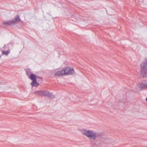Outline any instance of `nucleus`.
<instances>
[{"label": "nucleus", "mask_w": 147, "mask_h": 147, "mask_svg": "<svg viewBox=\"0 0 147 147\" xmlns=\"http://www.w3.org/2000/svg\"><path fill=\"white\" fill-rule=\"evenodd\" d=\"M81 134L90 140H95L98 137V134L90 129H83L81 131Z\"/></svg>", "instance_id": "1"}, {"label": "nucleus", "mask_w": 147, "mask_h": 147, "mask_svg": "<svg viewBox=\"0 0 147 147\" xmlns=\"http://www.w3.org/2000/svg\"><path fill=\"white\" fill-rule=\"evenodd\" d=\"M140 73L143 77H147V58H145L140 64Z\"/></svg>", "instance_id": "2"}, {"label": "nucleus", "mask_w": 147, "mask_h": 147, "mask_svg": "<svg viewBox=\"0 0 147 147\" xmlns=\"http://www.w3.org/2000/svg\"><path fill=\"white\" fill-rule=\"evenodd\" d=\"M30 78L32 81V82L31 83V85L32 86L37 87L38 85V84L36 80L37 77L35 75L32 74L30 75Z\"/></svg>", "instance_id": "3"}, {"label": "nucleus", "mask_w": 147, "mask_h": 147, "mask_svg": "<svg viewBox=\"0 0 147 147\" xmlns=\"http://www.w3.org/2000/svg\"><path fill=\"white\" fill-rule=\"evenodd\" d=\"M64 71V75H70L74 73V69L72 67H67L63 69Z\"/></svg>", "instance_id": "4"}, {"label": "nucleus", "mask_w": 147, "mask_h": 147, "mask_svg": "<svg viewBox=\"0 0 147 147\" xmlns=\"http://www.w3.org/2000/svg\"><path fill=\"white\" fill-rule=\"evenodd\" d=\"M136 88L140 90L147 89V82L144 81L138 84Z\"/></svg>", "instance_id": "5"}, {"label": "nucleus", "mask_w": 147, "mask_h": 147, "mask_svg": "<svg viewBox=\"0 0 147 147\" xmlns=\"http://www.w3.org/2000/svg\"><path fill=\"white\" fill-rule=\"evenodd\" d=\"M64 71L63 70L56 71L54 75L55 76H59L61 75H64Z\"/></svg>", "instance_id": "6"}, {"label": "nucleus", "mask_w": 147, "mask_h": 147, "mask_svg": "<svg viewBox=\"0 0 147 147\" xmlns=\"http://www.w3.org/2000/svg\"><path fill=\"white\" fill-rule=\"evenodd\" d=\"M13 20L14 22V24L16 23L19 22L20 21V17L18 15L16 16V18H15V19H13Z\"/></svg>", "instance_id": "7"}, {"label": "nucleus", "mask_w": 147, "mask_h": 147, "mask_svg": "<svg viewBox=\"0 0 147 147\" xmlns=\"http://www.w3.org/2000/svg\"><path fill=\"white\" fill-rule=\"evenodd\" d=\"M43 91H37L35 92V93L40 96H42Z\"/></svg>", "instance_id": "8"}, {"label": "nucleus", "mask_w": 147, "mask_h": 147, "mask_svg": "<svg viewBox=\"0 0 147 147\" xmlns=\"http://www.w3.org/2000/svg\"><path fill=\"white\" fill-rule=\"evenodd\" d=\"M8 21L9 24V26H12L14 24L13 20Z\"/></svg>", "instance_id": "9"}, {"label": "nucleus", "mask_w": 147, "mask_h": 147, "mask_svg": "<svg viewBox=\"0 0 147 147\" xmlns=\"http://www.w3.org/2000/svg\"><path fill=\"white\" fill-rule=\"evenodd\" d=\"M49 93V92L47 91H43L42 96H46L48 95Z\"/></svg>", "instance_id": "10"}, {"label": "nucleus", "mask_w": 147, "mask_h": 147, "mask_svg": "<svg viewBox=\"0 0 147 147\" xmlns=\"http://www.w3.org/2000/svg\"><path fill=\"white\" fill-rule=\"evenodd\" d=\"M3 54L5 55H8L10 51H3Z\"/></svg>", "instance_id": "11"}, {"label": "nucleus", "mask_w": 147, "mask_h": 147, "mask_svg": "<svg viewBox=\"0 0 147 147\" xmlns=\"http://www.w3.org/2000/svg\"><path fill=\"white\" fill-rule=\"evenodd\" d=\"M3 24L5 25L9 26V24L8 20L3 22Z\"/></svg>", "instance_id": "12"}, {"label": "nucleus", "mask_w": 147, "mask_h": 147, "mask_svg": "<svg viewBox=\"0 0 147 147\" xmlns=\"http://www.w3.org/2000/svg\"><path fill=\"white\" fill-rule=\"evenodd\" d=\"M146 101L147 102V98H146Z\"/></svg>", "instance_id": "13"}]
</instances>
